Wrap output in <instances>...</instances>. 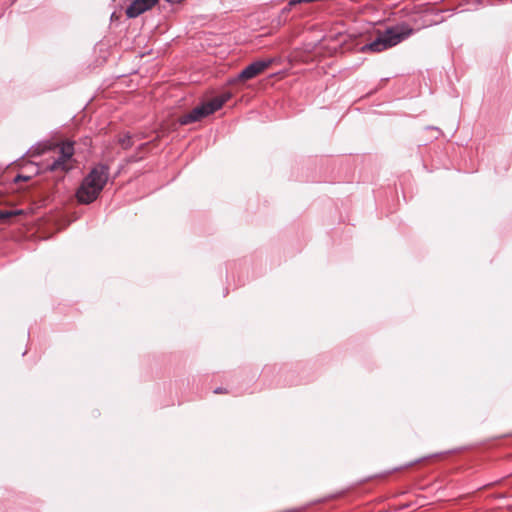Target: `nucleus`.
I'll return each instance as SVG.
<instances>
[{"mask_svg":"<svg viewBox=\"0 0 512 512\" xmlns=\"http://www.w3.org/2000/svg\"><path fill=\"white\" fill-rule=\"evenodd\" d=\"M413 33V29L404 27H391L384 32H379L374 40L370 43L363 45L360 51L363 53H379L385 51L393 46H396L401 41L409 37Z\"/></svg>","mask_w":512,"mask_h":512,"instance_id":"obj_1","label":"nucleus"},{"mask_svg":"<svg viewBox=\"0 0 512 512\" xmlns=\"http://www.w3.org/2000/svg\"><path fill=\"white\" fill-rule=\"evenodd\" d=\"M109 179V167L105 164H97L83 178L82 182L100 195Z\"/></svg>","mask_w":512,"mask_h":512,"instance_id":"obj_2","label":"nucleus"},{"mask_svg":"<svg viewBox=\"0 0 512 512\" xmlns=\"http://www.w3.org/2000/svg\"><path fill=\"white\" fill-rule=\"evenodd\" d=\"M221 109V102H205L201 105L192 109L189 113L182 115L179 118V123L181 125H188L213 114L217 110Z\"/></svg>","mask_w":512,"mask_h":512,"instance_id":"obj_3","label":"nucleus"},{"mask_svg":"<svg viewBox=\"0 0 512 512\" xmlns=\"http://www.w3.org/2000/svg\"><path fill=\"white\" fill-rule=\"evenodd\" d=\"M74 154V147L72 142L63 143L58 148V156L54 158L51 164L47 167L51 171L66 172L71 169L72 165L70 160Z\"/></svg>","mask_w":512,"mask_h":512,"instance_id":"obj_4","label":"nucleus"},{"mask_svg":"<svg viewBox=\"0 0 512 512\" xmlns=\"http://www.w3.org/2000/svg\"><path fill=\"white\" fill-rule=\"evenodd\" d=\"M273 63V59L256 60L246 66L238 75L236 80L247 81L255 78L264 72Z\"/></svg>","mask_w":512,"mask_h":512,"instance_id":"obj_5","label":"nucleus"},{"mask_svg":"<svg viewBox=\"0 0 512 512\" xmlns=\"http://www.w3.org/2000/svg\"><path fill=\"white\" fill-rule=\"evenodd\" d=\"M157 2L158 0H133L126 8V15L128 18H136L151 9Z\"/></svg>","mask_w":512,"mask_h":512,"instance_id":"obj_6","label":"nucleus"},{"mask_svg":"<svg viewBox=\"0 0 512 512\" xmlns=\"http://www.w3.org/2000/svg\"><path fill=\"white\" fill-rule=\"evenodd\" d=\"M91 188L92 187H88L81 183L76 191V198L79 203L87 205L94 202L98 198L99 195L95 192V190Z\"/></svg>","mask_w":512,"mask_h":512,"instance_id":"obj_7","label":"nucleus"},{"mask_svg":"<svg viewBox=\"0 0 512 512\" xmlns=\"http://www.w3.org/2000/svg\"><path fill=\"white\" fill-rule=\"evenodd\" d=\"M118 143L123 149H129L133 146L132 136L130 133H126L119 137Z\"/></svg>","mask_w":512,"mask_h":512,"instance_id":"obj_8","label":"nucleus"},{"mask_svg":"<svg viewBox=\"0 0 512 512\" xmlns=\"http://www.w3.org/2000/svg\"><path fill=\"white\" fill-rule=\"evenodd\" d=\"M21 210H14V211H8V210H0V221L9 219L13 216L21 214Z\"/></svg>","mask_w":512,"mask_h":512,"instance_id":"obj_9","label":"nucleus"},{"mask_svg":"<svg viewBox=\"0 0 512 512\" xmlns=\"http://www.w3.org/2000/svg\"><path fill=\"white\" fill-rule=\"evenodd\" d=\"M231 98V94L230 93H223L222 95L220 96H217L213 99L210 100V102H221V107Z\"/></svg>","mask_w":512,"mask_h":512,"instance_id":"obj_10","label":"nucleus"},{"mask_svg":"<svg viewBox=\"0 0 512 512\" xmlns=\"http://www.w3.org/2000/svg\"><path fill=\"white\" fill-rule=\"evenodd\" d=\"M214 393L215 394H220V393H224V390L221 388V387H218L214 390Z\"/></svg>","mask_w":512,"mask_h":512,"instance_id":"obj_11","label":"nucleus"},{"mask_svg":"<svg viewBox=\"0 0 512 512\" xmlns=\"http://www.w3.org/2000/svg\"><path fill=\"white\" fill-rule=\"evenodd\" d=\"M18 179H19V180H22V176H21V175H18V176L16 177L15 181H17Z\"/></svg>","mask_w":512,"mask_h":512,"instance_id":"obj_12","label":"nucleus"},{"mask_svg":"<svg viewBox=\"0 0 512 512\" xmlns=\"http://www.w3.org/2000/svg\"><path fill=\"white\" fill-rule=\"evenodd\" d=\"M18 179H19V180H22V176H21V175H18V176L16 177L15 181H17Z\"/></svg>","mask_w":512,"mask_h":512,"instance_id":"obj_13","label":"nucleus"}]
</instances>
